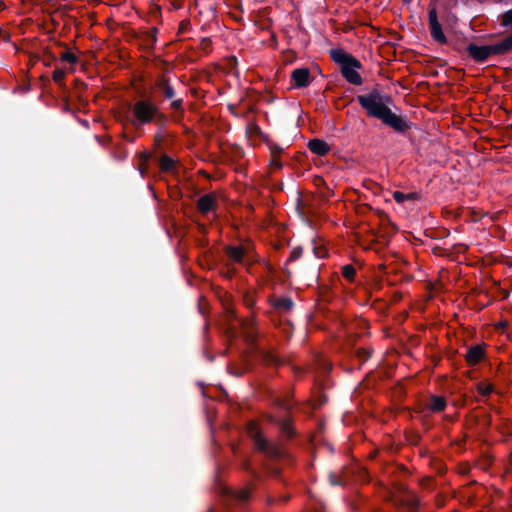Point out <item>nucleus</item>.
<instances>
[{
    "mask_svg": "<svg viewBox=\"0 0 512 512\" xmlns=\"http://www.w3.org/2000/svg\"><path fill=\"white\" fill-rule=\"evenodd\" d=\"M357 99L369 115L381 119L383 123L395 130L404 131L408 127L403 118L391 112L388 107L389 98L387 96L374 91L366 95H360Z\"/></svg>",
    "mask_w": 512,
    "mask_h": 512,
    "instance_id": "obj_1",
    "label": "nucleus"
},
{
    "mask_svg": "<svg viewBox=\"0 0 512 512\" xmlns=\"http://www.w3.org/2000/svg\"><path fill=\"white\" fill-rule=\"evenodd\" d=\"M133 115L135 125H144L153 122L161 116L157 106L147 100H140L135 103Z\"/></svg>",
    "mask_w": 512,
    "mask_h": 512,
    "instance_id": "obj_2",
    "label": "nucleus"
},
{
    "mask_svg": "<svg viewBox=\"0 0 512 512\" xmlns=\"http://www.w3.org/2000/svg\"><path fill=\"white\" fill-rule=\"evenodd\" d=\"M248 433L250 437L254 440L255 445L259 450L267 452L271 455L278 454L277 448L273 444L267 442V440L261 435V432L255 423L249 424Z\"/></svg>",
    "mask_w": 512,
    "mask_h": 512,
    "instance_id": "obj_3",
    "label": "nucleus"
},
{
    "mask_svg": "<svg viewBox=\"0 0 512 512\" xmlns=\"http://www.w3.org/2000/svg\"><path fill=\"white\" fill-rule=\"evenodd\" d=\"M360 68V63L356 59L348 62L345 66H342V75L351 84L360 85L362 83L361 76L357 72Z\"/></svg>",
    "mask_w": 512,
    "mask_h": 512,
    "instance_id": "obj_4",
    "label": "nucleus"
},
{
    "mask_svg": "<svg viewBox=\"0 0 512 512\" xmlns=\"http://www.w3.org/2000/svg\"><path fill=\"white\" fill-rule=\"evenodd\" d=\"M429 29H430L431 37L435 41H437L439 43H444L446 41V37H445L444 33L442 32L435 8H432L429 11Z\"/></svg>",
    "mask_w": 512,
    "mask_h": 512,
    "instance_id": "obj_5",
    "label": "nucleus"
},
{
    "mask_svg": "<svg viewBox=\"0 0 512 512\" xmlns=\"http://www.w3.org/2000/svg\"><path fill=\"white\" fill-rule=\"evenodd\" d=\"M470 55L476 59L477 61H484L489 56L496 54V50L494 48V45L489 46H477V45H470L469 48Z\"/></svg>",
    "mask_w": 512,
    "mask_h": 512,
    "instance_id": "obj_6",
    "label": "nucleus"
},
{
    "mask_svg": "<svg viewBox=\"0 0 512 512\" xmlns=\"http://www.w3.org/2000/svg\"><path fill=\"white\" fill-rule=\"evenodd\" d=\"M292 79L298 87H305L310 83V73L307 68H298L292 72Z\"/></svg>",
    "mask_w": 512,
    "mask_h": 512,
    "instance_id": "obj_7",
    "label": "nucleus"
},
{
    "mask_svg": "<svg viewBox=\"0 0 512 512\" xmlns=\"http://www.w3.org/2000/svg\"><path fill=\"white\" fill-rule=\"evenodd\" d=\"M215 206L216 201L212 195H204L198 201V208L204 214L214 211Z\"/></svg>",
    "mask_w": 512,
    "mask_h": 512,
    "instance_id": "obj_8",
    "label": "nucleus"
},
{
    "mask_svg": "<svg viewBox=\"0 0 512 512\" xmlns=\"http://www.w3.org/2000/svg\"><path fill=\"white\" fill-rule=\"evenodd\" d=\"M308 147L313 153L319 156H323L329 151V146L324 141L319 139L311 140L308 144Z\"/></svg>",
    "mask_w": 512,
    "mask_h": 512,
    "instance_id": "obj_9",
    "label": "nucleus"
},
{
    "mask_svg": "<svg viewBox=\"0 0 512 512\" xmlns=\"http://www.w3.org/2000/svg\"><path fill=\"white\" fill-rule=\"evenodd\" d=\"M483 356V350L479 346H474L470 348L466 353V360L469 364L474 365L477 364Z\"/></svg>",
    "mask_w": 512,
    "mask_h": 512,
    "instance_id": "obj_10",
    "label": "nucleus"
},
{
    "mask_svg": "<svg viewBox=\"0 0 512 512\" xmlns=\"http://www.w3.org/2000/svg\"><path fill=\"white\" fill-rule=\"evenodd\" d=\"M331 57L332 59L341 64L342 66H345L348 62L352 61L354 58L348 55L344 50L342 49H334L331 51Z\"/></svg>",
    "mask_w": 512,
    "mask_h": 512,
    "instance_id": "obj_11",
    "label": "nucleus"
},
{
    "mask_svg": "<svg viewBox=\"0 0 512 512\" xmlns=\"http://www.w3.org/2000/svg\"><path fill=\"white\" fill-rule=\"evenodd\" d=\"M496 54L504 53L512 48V36L504 39L501 43L495 44Z\"/></svg>",
    "mask_w": 512,
    "mask_h": 512,
    "instance_id": "obj_12",
    "label": "nucleus"
},
{
    "mask_svg": "<svg viewBox=\"0 0 512 512\" xmlns=\"http://www.w3.org/2000/svg\"><path fill=\"white\" fill-rule=\"evenodd\" d=\"M430 409L434 412H438L444 409L445 400L442 397L433 396L429 405Z\"/></svg>",
    "mask_w": 512,
    "mask_h": 512,
    "instance_id": "obj_13",
    "label": "nucleus"
},
{
    "mask_svg": "<svg viewBox=\"0 0 512 512\" xmlns=\"http://www.w3.org/2000/svg\"><path fill=\"white\" fill-rule=\"evenodd\" d=\"M393 198L394 200L397 202V203H403L407 200H413L416 198V194L415 193H408V194H405L403 192H400V191H395L393 193Z\"/></svg>",
    "mask_w": 512,
    "mask_h": 512,
    "instance_id": "obj_14",
    "label": "nucleus"
},
{
    "mask_svg": "<svg viewBox=\"0 0 512 512\" xmlns=\"http://www.w3.org/2000/svg\"><path fill=\"white\" fill-rule=\"evenodd\" d=\"M244 249L240 247H230L228 249V255L235 261H241L244 256Z\"/></svg>",
    "mask_w": 512,
    "mask_h": 512,
    "instance_id": "obj_15",
    "label": "nucleus"
},
{
    "mask_svg": "<svg viewBox=\"0 0 512 512\" xmlns=\"http://www.w3.org/2000/svg\"><path fill=\"white\" fill-rule=\"evenodd\" d=\"M60 59L63 62L69 63L71 66L75 65L78 61L77 56L70 51L62 52L60 55Z\"/></svg>",
    "mask_w": 512,
    "mask_h": 512,
    "instance_id": "obj_16",
    "label": "nucleus"
},
{
    "mask_svg": "<svg viewBox=\"0 0 512 512\" xmlns=\"http://www.w3.org/2000/svg\"><path fill=\"white\" fill-rule=\"evenodd\" d=\"M342 274L346 279L352 280L355 275V269L351 265H345L342 269Z\"/></svg>",
    "mask_w": 512,
    "mask_h": 512,
    "instance_id": "obj_17",
    "label": "nucleus"
},
{
    "mask_svg": "<svg viewBox=\"0 0 512 512\" xmlns=\"http://www.w3.org/2000/svg\"><path fill=\"white\" fill-rule=\"evenodd\" d=\"M161 89L163 90L166 98H172L174 96V90L168 83L163 82L161 84Z\"/></svg>",
    "mask_w": 512,
    "mask_h": 512,
    "instance_id": "obj_18",
    "label": "nucleus"
},
{
    "mask_svg": "<svg viewBox=\"0 0 512 512\" xmlns=\"http://www.w3.org/2000/svg\"><path fill=\"white\" fill-rule=\"evenodd\" d=\"M66 72L64 69H61V68H56L54 71H53V80L55 82H61L65 76Z\"/></svg>",
    "mask_w": 512,
    "mask_h": 512,
    "instance_id": "obj_19",
    "label": "nucleus"
},
{
    "mask_svg": "<svg viewBox=\"0 0 512 512\" xmlns=\"http://www.w3.org/2000/svg\"><path fill=\"white\" fill-rule=\"evenodd\" d=\"M173 165L174 162L171 158L165 156L161 159V168L163 170H170L173 167Z\"/></svg>",
    "mask_w": 512,
    "mask_h": 512,
    "instance_id": "obj_20",
    "label": "nucleus"
},
{
    "mask_svg": "<svg viewBox=\"0 0 512 512\" xmlns=\"http://www.w3.org/2000/svg\"><path fill=\"white\" fill-rule=\"evenodd\" d=\"M512 24V9L504 13L502 17V25L509 26Z\"/></svg>",
    "mask_w": 512,
    "mask_h": 512,
    "instance_id": "obj_21",
    "label": "nucleus"
},
{
    "mask_svg": "<svg viewBox=\"0 0 512 512\" xmlns=\"http://www.w3.org/2000/svg\"><path fill=\"white\" fill-rule=\"evenodd\" d=\"M292 301L290 299H280L277 302V306L283 309H290L292 307Z\"/></svg>",
    "mask_w": 512,
    "mask_h": 512,
    "instance_id": "obj_22",
    "label": "nucleus"
},
{
    "mask_svg": "<svg viewBox=\"0 0 512 512\" xmlns=\"http://www.w3.org/2000/svg\"><path fill=\"white\" fill-rule=\"evenodd\" d=\"M479 391L482 395H488L492 392V386L490 384H481Z\"/></svg>",
    "mask_w": 512,
    "mask_h": 512,
    "instance_id": "obj_23",
    "label": "nucleus"
},
{
    "mask_svg": "<svg viewBox=\"0 0 512 512\" xmlns=\"http://www.w3.org/2000/svg\"><path fill=\"white\" fill-rule=\"evenodd\" d=\"M236 497H237L239 500L244 501V500L248 499V497H249V492H248V490H246V489L239 490V491L237 492V494H236Z\"/></svg>",
    "mask_w": 512,
    "mask_h": 512,
    "instance_id": "obj_24",
    "label": "nucleus"
},
{
    "mask_svg": "<svg viewBox=\"0 0 512 512\" xmlns=\"http://www.w3.org/2000/svg\"><path fill=\"white\" fill-rule=\"evenodd\" d=\"M302 254V248L301 247H296L292 250L291 252V256H290V259H298Z\"/></svg>",
    "mask_w": 512,
    "mask_h": 512,
    "instance_id": "obj_25",
    "label": "nucleus"
},
{
    "mask_svg": "<svg viewBox=\"0 0 512 512\" xmlns=\"http://www.w3.org/2000/svg\"><path fill=\"white\" fill-rule=\"evenodd\" d=\"M313 252H314V254H315V256H316L317 258H322V257H324V256H325V254H326V251H325L324 249H322V248H317V247H314V248H313Z\"/></svg>",
    "mask_w": 512,
    "mask_h": 512,
    "instance_id": "obj_26",
    "label": "nucleus"
},
{
    "mask_svg": "<svg viewBox=\"0 0 512 512\" xmlns=\"http://www.w3.org/2000/svg\"><path fill=\"white\" fill-rule=\"evenodd\" d=\"M171 107L173 109H179L181 107V100L180 99H177V100H174L172 103H171Z\"/></svg>",
    "mask_w": 512,
    "mask_h": 512,
    "instance_id": "obj_27",
    "label": "nucleus"
},
{
    "mask_svg": "<svg viewBox=\"0 0 512 512\" xmlns=\"http://www.w3.org/2000/svg\"><path fill=\"white\" fill-rule=\"evenodd\" d=\"M329 480H330V483H331L332 485H338V484H341V483L336 479V477H335V475H334V474H331V475L329 476Z\"/></svg>",
    "mask_w": 512,
    "mask_h": 512,
    "instance_id": "obj_28",
    "label": "nucleus"
},
{
    "mask_svg": "<svg viewBox=\"0 0 512 512\" xmlns=\"http://www.w3.org/2000/svg\"><path fill=\"white\" fill-rule=\"evenodd\" d=\"M360 357H363L364 359H367L369 357V354L365 351L360 353Z\"/></svg>",
    "mask_w": 512,
    "mask_h": 512,
    "instance_id": "obj_29",
    "label": "nucleus"
},
{
    "mask_svg": "<svg viewBox=\"0 0 512 512\" xmlns=\"http://www.w3.org/2000/svg\"><path fill=\"white\" fill-rule=\"evenodd\" d=\"M282 429H283L284 431H288V429H289L288 424H287V423H284V424H283ZM287 433L289 434V432H287Z\"/></svg>",
    "mask_w": 512,
    "mask_h": 512,
    "instance_id": "obj_30",
    "label": "nucleus"
}]
</instances>
